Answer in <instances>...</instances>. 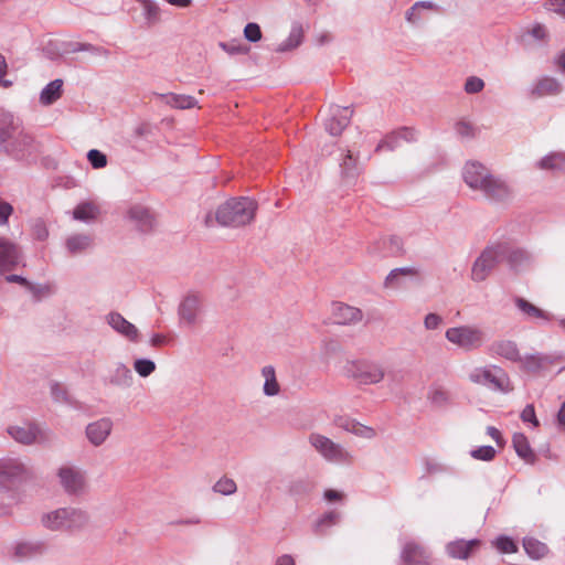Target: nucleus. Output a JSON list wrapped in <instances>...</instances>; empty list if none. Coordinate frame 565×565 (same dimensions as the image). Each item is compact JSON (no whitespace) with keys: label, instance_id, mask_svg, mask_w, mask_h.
<instances>
[{"label":"nucleus","instance_id":"obj_24","mask_svg":"<svg viewBox=\"0 0 565 565\" xmlns=\"http://www.w3.org/2000/svg\"><path fill=\"white\" fill-rule=\"evenodd\" d=\"M339 169L341 179L351 183L354 181L361 172L358 158L353 156L350 150H343L339 158Z\"/></svg>","mask_w":565,"mask_h":565},{"label":"nucleus","instance_id":"obj_29","mask_svg":"<svg viewBox=\"0 0 565 565\" xmlns=\"http://www.w3.org/2000/svg\"><path fill=\"white\" fill-rule=\"evenodd\" d=\"M260 376L263 379V394L266 397L278 396L281 392V386L277 380L276 370L273 365H265L260 369Z\"/></svg>","mask_w":565,"mask_h":565},{"label":"nucleus","instance_id":"obj_62","mask_svg":"<svg viewBox=\"0 0 565 565\" xmlns=\"http://www.w3.org/2000/svg\"><path fill=\"white\" fill-rule=\"evenodd\" d=\"M401 134H392L390 136H387L384 140H382L377 147H376V151H381L383 149H387V150H394L396 147H397V143H398V136Z\"/></svg>","mask_w":565,"mask_h":565},{"label":"nucleus","instance_id":"obj_61","mask_svg":"<svg viewBox=\"0 0 565 565\" xmlns=\"http://www.w3.org/2000/svg\"><path fill=\"white\" fill-rule=\"evenodd\" d=\"M443 322V319L437 313H428L424 318V327L426 330H437Z\"/></svg>","mask_w":565,"mask_h":565},{"label":"nucleus","instance_id":"obj_3","mask_svg":"<svg viewBox=\"0 0 565 565\" xmlns=\"http://www.w3.org/2000/svg\"><path fill=\"white\" fill-rule=\"evenodd\" d=\"M32 137L24 131L22 121L10 111L0 113V150L19 159L31 146Z\"/></svg>","mask_w":565,"mask_h":565},{"label":"nucleus","instance_id":"obj_18","mask_svg":"<svg viewBox=\"0 0 565 565\" xmlns=\"http://www.w3.org/2000/svg\"><path fill=\"white\" fill-rule=\"evenodd\" d=\"M351 110L348 107L331 106L324 117V128L331 136H339L349 125Z\"/></svg>","mask_w":565,"mask_h":565},{"label":"nucleus","instance_id":"obj_49","mask_svg":"<svg viewBox=\"0 0 565 565\" xmlns=\"http://www.w3.org/2000/svg\"><path fill=\"white\" fill-rule=\"evenodd\" d=\"M87 160L94 169H103L108 163L106 154L97 149L87 152Z\"/></svg>","mask_w":565,"mask_h":565},{"label":"nucleus","instance_id":"obj_45","mask_svg":"<svg viewBox=\"0 0 565 565\" xmlns=\"http://www.w3.org/2000/svg\"><path fill=\"white\" fill-rule=\"evenodd\" d=\"M156 367V363L150 359L141 358L134 361V370L141 377L150 376Z\"/></svg>","mask_w":565,"mask_h":565},{"label":"nucleus","instance_id":"obj_2","mask_svg":"<svg viewBox=\"0 0 565 565\" xmlns=\"http://www.w3.org/2000/svg\"><path fill=\"white\" fill-rule=\"evenodd\" d=\"M257 203L245 196L232 198L220 204L214 213L205 216V224L213 226L214 221L221 226L238 228L250 224L256 215Z\"/></svg>","mask_w":565,"mask_h":565},{"label":"nucleus","instance_id":"obj_60","mask_svg":"<svg viewBox=\"0 0 565 565\" xmlns=\"http://www.w3.org/2000/svg\"><path fill=\"white\" fill-rule=\"evenodd\" d=\"M12 213V205L0 198V226H6L8 224L9 217Z\"/></svg>","mask_w":565,"mask_h":565},{"label":"nucleus","instance_id":"obj_42","mask_svg":"<svg viewBox=\"0 0 565 565\" xmlns=\"http://www.w3.org/2000/svg\"><path fill=\"white\" fill-rule=\"evenodd\" d=\"M212 491L220 495L231 497L237 492V483L233 478L222 476L212 486Z\"/></svg>","mask_w":565,"mask_h":565},{"label":"nucleus","instance_id":"obj_43","mask_svg":"<svg viewBox=\"0 0 565 565\" xmlns=\"http://www.w3.org/2000/svg\"><path fill=\"white\" fill-rule=\"evenodd\" d=\"M523 547L526 554L533 559H540L547 554V546L532 537L524 539Z\"/></svg>","mask_w":565,"mask_h":565},{"label":"nucleus","instance_id":"obj_57","mask_svg":"<svg viewBox=\"0 0 565 565\" xmlns=\"http://www.w3.org/2000/svg\"><path fill=\"white\" fill-rule=\"evenodd\" d=\"M428 399L437 406H443L448 402V394L441 388H431L428 393Z\"/></svg>","mask_w":565,"mask_h":565},{"label":"nucleus","instance_id":"obj_25","mask_svg":"<svg viewBox=\"0 0 565 565\" xmlns=\"http://www.w3.org/2000/svg\"><path fill=\"white\" fill-rule=\"evenodd\" d=\"M534 167L552 173H565V152L551 151L536 160Z\"/></svg>","mask_w":565,"mask_h":565},{"label":"nucleus","instance_id":"obj_44","mask_svg":"<svg viewBox=\"0 0 565 565\" xmlns=\"http://www.w3.org/2000/svg\"><path fill=\"white\" fill-rule=\"evenodd\" d=\"M414 270L409 267L395 268L388 273L384 280L385 288H397L399 286V277L413 275Z\"/></svg>","mask_w":565,"mask_h":565},{"label":"nucleus","instance_id":"obj_63","mask_svg":"<svg viewBox=\"0 0 565 565\" xmlns=\"http://www.w3.org/2000/svg\"><path fill=\"white\" fill-rule=\"evenodd\" d=\"M8 63L6 57L0 53V87L9 88L12 86V81L7 79Z\"/></svg>","mask_w":565,"mask_h":565},{"label":"nucleus","instance_id":"obj_17","mask_svg":"<svg viewBox=\"0 0 565 565\" xmlns=\"http://www.w3.org/2000/svg\"><path fill=\"white\" fill-rule=\"evenodd\" d=\"M563 92V83L558 78L551 75H542L537 77L530 88V95L533 98L558 96Z\"/></svg>","mask_w":565,"mask_h":565},{"label":"nucleus","instance_id":"obj_26","mask_svg":"<svg viewBox=\"0 0 565 565\" xmlns=\"http://www.w3.org/2000/svg\"><path fill=\"white\" fill-rule=\"evenodd\" d=\"M19 247L12 241L0 237V273L11 269L19 260Z\"/></svg>","mask_w":565,"mask_h":565},{"label":"nucleus","instance_id":"obj_53","mask_svg":"<svg viewBox=\"0 0 565 565\" xmlns=\"http://www.w3.org/2000/svg\"><path fill=\"white\" fill-rule=\"evenodd\" d=\"M340 519V513L337 511H330L324 513L321 518H319L316 522V530H321L323 527H328L338 523Z\"/></svg>","mask_w":565,"mask_h":565},{"label":"nucleus","instance_id":"obj_10","mask_svg":"<svg viewBox=\"0 0 565 565\" xmlns=\"http://www.w3.org/2000/svg\"><path fill=\"white\" fill-rule=\"evenodd\" d=\"M480 193L490 203L499 205H508L515 198L514 189L508 180L493 173Z\"/></svg>","mask_w":565,"mask_h":565},{"label":"nucleus","instance_id":"obj_37","mask_svg":"<svg viewBox=\"0 0 565 565\" xmlns=\"http://www.w3.org/2000/svg\"><path fill=\"white\" fill-rule=\"evenodd\" d=\"M99 214L98 206L93 202H82L73 210V218L79 222L89 223Z\"/></svg>","mask_w":565,"mask_h":565},{"label":"nucleus","instance_id":"obj_34","mask_svg":"<svg viewBox=\"0 0 565 565\" xmlns=\"http://www.w3.org/2000/svg\"><path fill=\"white\" fill-rule=\"evenodd\" d=\"M109 382L114 386L128 388L132 385L134 375L125 363L118 362L111 372Z\"/></svg>","mask_w":565,"mask_h":565},{"label":"nucleus","instance_id":"obj_23","mask_svg":"<svg viewBox=\"0 0 565 565\" xmlns=\"http://www.w3.org/2000/svg\"><path fill=\"white\" fill-rule=\"evenodd\" d=\"M331 316L337 324L349 326L360 322L363 312L356 307L337 301L331 305Z\"/></svg>","mask_w":565,"mask_h":565},{"label":"nucleus","instance_id":"obj_7","mask_svg":"<svg viewBox=\"0 0 565 565\" xmlns=\"http://www.w3.org/2000/svg\"><path fill=\"white\" fill-rule=\"evenodd\" d=\"M309 444L329 462L347 463L352 460V454L348 449L321 434H311L309 436Z\"/></svg>","mask_w":565,"mask_h":565},{"label":"nucleus","instance_id":"obj_39","mask_svg":"<svg viewBox=\"0 0 565 565\" xmlns=\"http://www.w3.org/2000/svg\"><path fill=\"white\" fill-rule=\"evenodd\" d=\"M142 11V18L148 25H153L160 21L161 8L154 0H136Z\"/></svg>","mask_w":565,"mask_h":565},{"label":"nucleus","instance_id":"obj_56","mask_svg":"<svg viewBox=\"0 0 565 565\" xmlns=\"http://www.w3.org/2000/svg\"><path fill=\"white\" fill-rule=\"evenodd\" d=\"M509 259L512 266L519 267L524 263H529L531 255L523 249H515L510 253Z\"/></svg>","mask_w":565,"mask_h":565},{"label":"nucleus","instance_id":"obj_40","mask_svg":"<svg viewBox=\"0 0 565 565\" xmlns=\"http://www.w3.org/2000/svg\"><path fill=\"white\" fill-rule=\"evenodd\" d=\"M516 308L527 318L535 320H548V315L523 298L515 299Z\"/></svg>","mask_w":565,"mask_h":565},{"label":"nucleus","instance_id":"obj_9","mask_svg":"<svg viewBox=\"0 0 565 565\" xmlns=\"http://www.w3.org/2000/svg\"><path fill=\"white\" fill-rule=\"evenodd\" d=\"M57 479L63 490L71 495H82L88 490L86 471L74 465H63L57 469Z\"/></svg>","mask_w":565,"mask_h":565},{"label":"nucleus","instance_id":"obj_28","mask_svg":"<svg viewBox=\"0 0 565 565\" xmlns=\"http://www.w3.org/2000/svg\"><path fill=\"white\" fill-rule=\"evenodd\" d=\"M47 551V545L39 539L23 540L17 543L15 554L19 558H31L43 555Z\"/></svg>","mask_w":565,"mask_h":565},{"label":"nucleus","instance_id":"obj_11","mask_svg":"<svg viewBox=\"0 0 565 565\" xmlns=\"http://www.w3.org/2000/svg\"><path fill=\"white\" fill-rule=\"evenodd\" d=\"M503 255L504 250L501 246L486 248L472 265L471 279L477 282L486 280L490 271L502 259Z\"/></svg>","mask_w":565,"mask_h":565},{"label":"nucleus","instance_id":"obj_4","mask_svg":"<svg viewBox=\"0 0 565 565\" xmlns=\"http://www.w3.org/2000/svg\"><path fill=\"white\" fill-rule=\"evenodd\" d=\"M40 521L50 531L79 530L89 523L90 515L84 509L64 507L43 513Z\"/></svg>","mask_w":565,"mask_h":565},{"label":"nucleus","instance_id":"obj_31","mask_svg":"<svg viewBox=\"0 0 565 565\" xmlns=\"http://www.w3.org/2000/svg\"><path fill=\"white\" fill-rule=\"evenodd\" d=\"M63 81L56 78L46 84L40 92L39 103L42 106H51L62 97Z\"/></svg>","mask_w":565,"mask_h":565},{"label":"nucleus","instance_id":"obj_6","mask_svg":"<svg viewBox=\"0 0 565 565\" xmlns=\"http://www.w3.org/2000/svg\"><path fill=\"white\" fill-rule=\"evenodd\" d=\"M468 380L476 385L487 386L504 394L513 390L508 374L493 364L472 367L468 373Z\"/></svg>","mask_w":565,"mask_h":565},{"label":"nucleus","instance_id":"obj_30","mask_svg":"<svg viewBox=\"0 0 565 565\" xmlns=\"http://www.w3.org/2000/svg\"><path fill=\"white\" fill-rule=\"evenodd\" d=\"M303 42V28L300 23L295 22L289 31L288 36L277 44L275 52L287 53L296 50Z\"/></svg>","mask_w":565,"mask_h":565},{"label":"nucleus","instance_id":"obj_32","mask_svg":"<svg viewBox=\"0 0 565 565\" xmlns=\"http://www.w3.org/2000/svg\"><path fill=\"white\" fill-rule=\"evenodd\" d=\"M491 350L494 354L502 356L507 360L513 362H518L521 360L518 344L512 340H498L492 343Z\"/></svg>","mask_w":565,"mask_h":565},{"label":"nucleus","instance_id":"obj_27","mask_svg":"<svg viewBox=\"0 0 565 565\" xmlns=\"http://www.w3.org/2000/svg\"><path fill=\"white\" fill-rule=\"evenodd\" d=\"M480 544L481 542L477 539L469 541L456 540L447 544L446 551L451 558L467 559Z\"/></svg>","mask_w":565,"mask_h":565},{"label":"nucleus","instance_id":"obj_64","mask_svg":"<svg viewBox=\"0 0 565 565\" xmlns=\"http://www.w3.org/2000/svg\"><path fill=\"white\" fill-rule=\"evenodd\" d=\"M521 418L525 423H531L534 427L539 426V420L536 418L535 411L532 405H526L523 408V411L521 413Z\"/></svg>","mask_w":565,"mask_h":565},{"label":"nucleus","instance_id":"obj_8","mask_svg":"<svg viewBox=\"0 0 565 565\" xmlns=\"http://www.w3.org/2000/svg\"><path fill=\"white\" fill-rule=\"evenodd\" d=\"M347 374L365 385H373L382 382L385 377L384 366L376 361H350L345 365Z\"/></svg>","mask_w":565,"mask_h":565},{"label":"nucleus","instance_id":"obj_1","mask_svg":"<svg viewBox=\"0 0 565 565\" xmlns=\"http://www.w3.org/2000/svg\"><path fill=\"white\" fill-rule=\"evenodd\" d=\"M32 478L33 471L25 457H0V516L13 513L19 503V488Z\"/></svg>","mask_w":565,"mask_h":565},{"label":"nucleus","instance_id":"obj_48","mask_svg":"<svg viewBox=\"0 0 565 565\" xmlns=\"http://www.w3.org/2000/svg\"><path fill=\"white\" fill-rule=\"evenodd\" d=\"M51 397L55 403L70 404V397L66 390L56 382L50 385Z\"/></svg>","mask_w":565,"mask_h":565},{"label":"nucleus","instance_id":"obj_12","mask_svg":"<svg viewBox=\"0 0 565 565\" xmlns=\"http://www.w3.org/2000/svg\"><path fill=\"white\" fill-rule=\"evenodd\" d=\"M7 434L17 443L22 445H33L46 439L50 431L43 429L34 423L13 424L7 427Z\"/></svg>","mask_w":565,"mask_h":565},{"label":"nucleus","instance_id":"obj_21","mask_svg":"<svg viewBox=\"0 0 565 565\" xmlns=\"http://www.w3.org/2000/svg\"><path fill=\"white\" fill-rule=\"evenodd\" d=\"M332 423L335 427L364 439H372L376 436L375 429L373 427L361 424L356 419L345 415L334 416Z\"/></svg>","mask_w":565,"mask_h":565},{"label":"nucleus","instance_id":"obj_36","mask_svg":"<svg viewBox=\"0 0 565 565\" xmlns=\"http://www.w3.org/2000/svg\"><path fill=\"white\" fill-rule=\"evenodd\" d=\"M26 290L35 301L45 300L56 294V286L53 282H33L26 285Z\"/></svg>","mask_w":565,"mask_h":565},{"label":"nucleus","instance_id":"obj_16","mask_svg":"<svg viewBox=\"0 0 565 565\" xmlns=\"http://www.w3.org/2000/svg\"><path fill=\"white\" fill-rule=\"evenodd\" d=\"M106 323L121 338L131 343H138L141 340L139 329L128 321L121 313L111 311L105 317Z\"/></svg>","mask_w":565,"mask_h":565},{"label":"nucleus","instance_id":"obj_41","mask_svg":"<svg viewBox=\"0 0 565 565\" xmlns=\"http://www.w3.org/2000/svg\"><path fill=\"white\" fill-rule=\"evenodd\" d=\"M520 362L529 371H539L550 365L552 360L547 355L536 353L521 358Z\"/></svg>","mask_w":565,"mask_h":565},{"label":"nucleus","instance_id":"obj_55","mask_svg":"<svg viewBox=\"0 0 565 565\" xmlns=\"http://www.w3.org/2000/svg\"><path fill=\"white\" fill-rule=\"evenodd\" d=\"M484 88V81L478 76H469L465 83L467 94H478Z\"/></svg>","mask_w":565,"mask_h":565},{"label":"nucleus","instance_id":"obj_59","mask_svg":"<svg viewBox=\"0 0 565 565\" xmlns=\"http://www.w3.org/2000/svg\"><path fill=\"white\" fill-rule=\"evenodd\" d=\"M529 34L536 41L545 42L548 38V32L545 25L536 23L531 26Z\"/></svg>","mask_w":565,"mask_h":565},{"label":"nucleus","instance_id":"obj_50","mask_svg":"<svg viewBox=\"0 0 565 565\" xmlns=\"http://www.w3.org/2000/svg\"><path fill=\"white\" fill-rule=\"evenodd\" d=\"M218 46L230 55H241L248 52V47L238 41L220 42Z\"/></svg>","mask_w":565,"mask_h":565},{"label":"nucleus","instance_id":"obj_15","mask_svg":"<svg viewBox=\"0 0 565 565\" xmlns=\"http://www.w3.org/2000/svg\"><path fill=\"white\" fill-rule=\"evenodd\" d=\"M202 312V296L198 292H188L178 307L180 322L193 326L198 322Z\"/></svg>","mask_w":565,"mask_h":565},{"label":"nucleus","instance_id":"obj_33","mask_svg":"<svg viewBox=\"0 0 565 565\" xmlns=\"http://www.w3.org/2000/svg\"><path fill=\"white\" fill-rule=\"evenodd\" d=\"M512 445L516 455L526 463H533L535 461V454L524 434L515 433L512 437Z\"/></svg>","mask_w":565,"mask_h":565},{"label":"nucleus","instance_id":"obj_22","mask_svg":"<svg viewBox=\"0 0 565 565\" xmlns=\"http://www.w3.org/2000/svg\"><path fill=\"white\" fill-rule=\"evenodd\" d=\"M94 247V237L88 233H72L64 239V249L70 256H79Z\"/></svg>","mask_w":565,"mask_h":565},{"label":"nucleus","instance_id":"obj_20","mask_svg":"<svg viewBox=\"0 0 565 565\" xmlns=\"http://www.w3.org/2000/svg\"><path fill=\"white\" fill-rule=\"evenodd\" d=\"M125 217L141 232H149L154 226L152 213L147 206L140 203L130 205L126 211Z\"/></svg>","mask_w":565,"mask_h":565},{"label":"nucleus","instance_id":"obj_54","mask_svg":"<svg viewBox=\"0 0 565 565\" xmlns=\"http://www.w3.org/2000/svg\"><path fill=\"white\" fill-rule=\"evenodd\" d=\"M495 456V449L492 446H481L471 451V457L477 460L489 461Z\"/></svg>","mask_w":565,"mask_h":565},{"label":"nucleus","instance_id":"obj_14","mask_svg":"<svg viewBox=\"0 0 565 565\" xmlns=\"http://www.w3.org/2000/svg\"><path fill=\"white\" fill-rule=\"evenodd\" d=\"M113 430V418L104 416L88 423L85 427L84 434L89 445L93 447H100L111 436Z\"/></svg>","mask_w":565,"mask_h":565},{"label":"nucleus","instance_id":"obj_52","mask_svg":"<svg viewBox=\"0 0 565 565\" xmlns=\"http://www.w3.org/2000/svg\"><path fill=\"white\" fill-rule=\"evenodd\" d=\"M244 38L252 43H256L262 40L260 26L255 22H249L244 28Z\"/></svg>","mask_w":565,"mask_h":565},{"label":"nucleus","instance_id":"obj_38","mask_svg":"<svg viewBox=\"0 0 565 565\" xmlns=\"http://www.w3.org/2000/svg\"><path fill=\"white\" fill-rule=\"evenodd\" d=\"M434 3L430 1L415 2L405 13V20L412 25H419L424 20V12L431 10Z\"/></svg>","mask_w":565,"mask_h":565},{"label":"nucleus","instance_id":"obj_58","mask_svg":"<svg viewBox=\"0 0 565 565\" xmlns=\"http://www.w3.org/2000/svg\"><path fill=\"white\" fill-rule=\"evenodd\" d=\"M544 8L562 18H565V0H547Z\"/></svg>","mask_w":565,"mask_h":565},{"label":"nucleus","instance_id":"obj_35","mask_svg":"<svg viewBox=\"0 0 565 565\" xmlns=\"http://www.w3.org/2000/svg\"><path fill=\"white\" fill-rule=\"evenodd\" d=\"M166 105L177 109H190L198 106V100L190 95L180 94H159Z\"/></svg>","mask_w":565,"mask_h":565},{"label":"nucleus","instance_id":"obj_46","mask_svg":"<svg viewBox=\"0 0 565 565\" xmlns=\"http://www.w3.org/2000/svg\"><path fill=\"white\" fill-rule=\"evenodd\" d=\"M492 544L501 553L512 554V553H515L518 551L516 544L509 536H504V535L498 536L492 542Z\"/></svg>","mask_w":565,"mask_h":565},{"label":"nucleus","instance_id":"obj_19","mask_svg":"<svg viewBox=\"0 0 565 565\" xmlns=\"http://www.w3.org/2000/svg\"><path fill=\"white\" fill-rule=\"evenodd\" d=\"M401 558L407 565H426L430 559V553L420 543L407 540L402 545Z\"/></svg>","mask_w":565,"mask_h":565},{"label":"nucleus","instance_id":"obj_51","mask_svg":"<svg viewBox=\"0 0 565 565\" xmlns=\"http://www.w3.org/2000/svg\"><path fill=\"white\" fill-rule=\"evenodd\" d=\"M32 235L38 241H45L49 237V228L45 222L41 218H38L32 222L31 225Z\"/></svg>","mask_w":565,"mask_h":565},{"label":"nucleus","instance_id":"obj_13","mask_svg":"<svg viewBox=\"0 0 565 565\" xmlns=\"http://www.w3.org/2000/svg\"><path fill=\"white\" fill-rule=\"evenodd\" d=\"M491 175V170L479 161H468L462 168L463 182L469 189L479 193Z\"/></svg>","mask_w":565,"mask_h":565},{"label":"nucleus","instance_id":"obj_47","mask_svg":"<svg viewBox=\"0 0 565 565\" xmlns=\"http://www.w3.org/2000/svg\"><path fill=\"white\" fill-rule=\"evenodd\" d=\"M456 134L462 139H472L477 135V128L467 120H460L455 125Z\"/></svg>","mask_w":565,"mask_h":565},{"label":"nucleus","instance_id":"obj_5","mask_svg":"<svg viewBox=\"0 0 565 565\" xmlns=\"http://www.w3.org/2000/svg\"><path fill=\"white\" fill-rule=\"evenodd\" d=\"M445 339L457 350L472 352L488 341L486 330L475 323L457 324L445 331Z\"/></svg>","mask_w":565,"mask_h":565}]
</instances>
